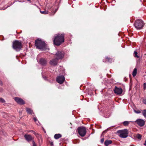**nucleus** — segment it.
I'll use <instances>...</instances> for the list:
<instances>
[{
	"instance_id": "1",
	"label": "nucleus",
	"mask_w": 146,
	"mask_h": 146,
	"mask_svg": "<svg viewBox=\"0 0 146 146\" xmlns=\"http://www.w3.org/2000/svg\"><path fill=\"white\" fill-rule=\"evenodd\" d=\"M64 34H63L56 35L53 41L54 44L57 46L60 45L64 41Z\"/></svg>"
},
{
	"instance_id": "3",
	"label": "nucleus",
	"mask_w": 146,
	"mask_h": 146,
	"mask_svg": "<svg viewBox=\"0 0 146 146\" xmlns=\"http://www.w3.org/2000/svg\"><path fill=\"white\" fill-rule=\"evenodd\" d=\"M12 46L13 48L16 51H20L22 47L21 41L17 40L13 41Z\"/></svg>"
},
{
	"instance_id": "34",
	"label": "nucleus",
	"mask_w": 146,
	"mask_h": 146,
	"mask_svg": "<svg viewBox=\"0 0 146 146\" xmlns=\"http://www.w3.org/2000/svg\"><path fill=\"white\" fill-rule=\"evenodd\" d=\"M34 131H33V130H31V131H30V132H33Z\"/></svg>"
},
{
	"instance_id": "7",
	"label": "nucleus",
	"mask_w": 146,
	"mask_h": 146,
	"mask_svg": "<svg viewBox=\"0 0 146 146\" xmlns=\"http://www.w3.org/2000/svg\"><path fill=\"white\" fill-rule=\"evenodd\" d=\"M65 53L63 51H58L55 54V57L57 60L62 59L64 57Z\"/></svg>"
},
{
	"instance_id": "2",
	"label": "nucleus",
	"mask_w": 146,
	"mask_h": 146,
	"mask_svg": "<svg viewBox=\"0 0 146 146\" xmlns=\"http://www.w3.org/2000/svg\"><path fill=\"white\" fill-rule=\"evenodd\" d=\"M35 45L37 48L45 50L46 44L45 42L39 39H37L35 41Z\"/></svg>"
},
{
	"instance_id": "31",
	"label": "nucleus",
	"mask_w": 146,
	"mask_h": 146,
	"mask_svg": "<svg viewBox=\"0 0 146 146\" xmlns=\"http://www.w3.org/2000/svg\"><path fill=\"white\" fill-rule=\"evenodd\" d=\"M33 119L35 121V122H36L37 121V119L36 117H34L33 118Z\"/></svg>"
},
{
	"instance_id": "10",
	"label": "nucleus",
	"mask_w": 146,
	"mask_h": 146,
	"mask_svg": "<svg viewBox=\"0 0 146 146\" xmlns=\"http://www.w3.org/2000/svg\"><path fill=\"white\" fill-rule=\"evenodd\" d=\"M113 91L115 94L119 95L122 94L123 90L121 88H118L115 86L113 90Z\"/></svg>"
},
{
	"instance_id": "4",
	"label": "nucleus",
	"mask_w": 146,
	"mask_h": 146,
	"mask_svg": "<svg viewBox=\"0 0 146 146\" xmlns=\"http://www.w3.org/2000/svg\"><path fill=\"white\" fill-rule=\"evenodd\" d=\"M144 23L143 21L141 19L136 20L134 24V25L137 29H141L143 27Z\"/></svg>"
},
{
	"instance_id": "13",
	"label": "nucleus",
	"mask_w": 146,
	"mask_h": 146,
	"mask_svg": "<svg viewBox=\"0 0 146 146\" xmlns=\"http://www.w3.org/2000/svg\"><path fill=\"white\" fill-rule=\"evenodd\" d=\"M58 60H57L56 58H55L54 59L50 60V64L52 66L56 65L58 63Z\"/></svg>"
},
{
	"instance_id": "17",
	"label": "nucleus",
	"mask_w": 146,
	"mask_h": 146,
	"mask_svg": "<svg viewBox=\"0 0 146 146\" xmlns=\"http://www.w3.org/2000/svg\"><path fill=\"white\" fill-rule=\"evenodd\" d=\"M26 110L28 113L30 114H32L33 113V111L31 109L27 108H26Z\"/></svg>"
},
{
	"instance_id": "30",
	"label": "nucleus",
	"mask_w": 146,
	"mask_h": 146,
	"mask_svg": "<svg viewBox=\"0 0 146 146\" xmlns=\"http://www.w3.org/2000/svg\"><path fill=\"white\" fill-rule=\"evenodd\" d=\"M104 141V138H102L101 140V143H103Z\"/></svg>"
},
{
	"instance_id": "23",
	"label": "nucleus",
	"mask_w": 146,
	"mask_h": 146,
	"mask_svg": "<svg viewBox=\"0 0 146 146\" xmlns=\"http://www.w3.org/2000/svg\"><path fill=\"white\" fill-rule=\"evenodd\" d=\"M40 13L43 14H46L48 13V12L47 11H40Z\"/></svg>"
},
{
	"instance_id": "24",
	"label": "nucleus",
	"mask_w": 146,
	"mask_h": 146,
	"mask_svg": "<svg viewBox=\"0 0 146 146\" xmlns=\"http://www.w3.org/2000/svg\"><path fill=\"white\" fill-rule=\"evenodd\" d=\"M141 110H134V111L136 113H140L141 112Z\"/></svg>"
},
{
	"instance_id": "28",
	"label": "nucleus",
	"mask_w": 146,
	"mask_h": 146,
	"mask_svg": "<svg viewBox=\"0 0 146 146\" xmlns=\"http://www.w3.org/2000/svg\"><path fill=\"white\" fill-rule=\"evenodd\" d=\"M33 146H36V144L35 143L34 141H32Z\"/></svg>"
},
{
	"instance_id": "36",
	"label": "nucleus",
	"mask_w": 146,
	"mask_h": 146,
	"mask_svg": "<svg viewBox=\"0 0 146 146\" xmlns=\"http://www.w3.org/2000/svg\"><path fill=\"white\" fill-rule=\"evenodd\" d=\"M0 82L1 83V84H2V83H1V82Z\"/></svg>"
},
{
	"instance_id": "25",
	"label": "nucleus",
	"mask_w": 146,
	"mask_h": 146,
	"mask_svg": "<svg viewBox=\"0 0 146 146\" xmlns=\"http://www.w3.org/2000/svg\"><path fill=\"white\" fill-rule=\"evenodd\" d=\"M137 137L138 139H141V135L139 134H138L137 135Z\"/></svg>"
},
{
	"instance_id": "27",
	"label": "nucleus",
	"mask_w": 146,
	"mask_h": 146,
	"mask_svg": "<svg viewBox=\"0 0 146 146\" xmlns=\"http://www.w3.org/2000/svg\"><path fill=\"white\" fill-rule=\"evenodd\" d=\"M143 89L144 90L146 89V83H144L143 84Z\"/></svg>"
},
{
	"instance_id": "18",
	"label": "nucleus",
	"mask_w": 146,
	"mask_h": 146,
	"mask_svg": "<svg viewBox=\"0 0 146 146\" xmlns=\"http://www.w3.org/2000/svg\"><path fill=\"white\" fill-rule=\"evenodd\" d=\"M137 69L136 68H135L133 72L132 75L133 77L136 76L137 74Z\"/></svg>"
},
{
	"instance_id": "9",
	"label": "nucleus",
	"mask_w": 146,
	"mask_h": 146,
	"mask_svg": "<svg viewBox=\"0 0 146 146\" xmlns=\"http://www.w3.org/2000/svg\"><path fill=\"white\" fill-rule=\"evenodd\" d=\"M140 127H142L145 124V121L142 119H137L135 121Z\"/></svg>"
},
{
	"instance_id": "19",
	"label": "nucleus",
	"mask_w": 146,
	"mask_h": 146,
	"mask_svg": "<svg viewBox=\"0 0 146 146\" xmlns=\"http://www.w3.org/2000/svg\"><path fill=\"white\" fill-rule=\"evenodd\" d=\"M130 121H125L123 122V124L124 126H127L130 123Z\"/></svg>"
},
{
	"instance_id": "33",
	"label": "nucleus",
	"mask_w": 146,
	"mask_h": 146,
	"mask_svg": "<svg viewBox=\"0 0 146 146\" xmlns=\"http://www.w3.org/2000/svg\"><path fill=\"white\" fill-rule=\"evenodd\" d=\"M144 145L145 146H146V139H145V143L144 144Z\"/></svg>"
},
{
	"instance_id": "20",
	"label": "nucleus",
	"mask_w": 146,
	"mask_h": 146,
	"mask_svg": "<svg viewBox=\"0 0 146 146\" xmlns=\"http://www.w3.org/2000/svg\"><path fill=\"white\" fill-rule=\"evenodd\" d=\"M143 115L144 117L146 118V110H143L142 112Z\"/></svg>"
},
{
	"instance_id": "35",
	"label": "nucleus",
	"mask_w": 146,
	"mask_h": 146,
	"mask_svg": "<svg viewBox=\"0 0 146 146\" xmlns=\"http://www.w3.org/2000/svg\"><path fill=\"white\" fill-rule=\"evenodd\" d=\"M51 145H53V143H52H52H51Z\"/></svg>"
},
{
	"instance_id": "16",
	"label": "nucleus",
	"mask_w": 146,
	"mask_h": 146,
	"mask_svg": "<svg viewBox=\"0 0 146 146\" xmlns=\"http://www.w3.org/2000/svg\"><path fill=\"white\" fill-rule=\"evenodd\" d=\"M61 135L60 134H55L54 135V138L56 139H58L61 137Z\"/></svg>"
},
{
	"instance_id": "26",
	"label": "nucleus",
	"mask_w": 146,
	"mask_h": 146,
	"mask_svg": "<svg viewBox=\"0 0 146 146\" xmlns=\"http://www.w3.org/2000/svg\"><path fill=\"white\" fill-rule=\"evenodd\" d=\"M0 102L2 103H5V101L3 98H0Z\"/></svg>"
},
{
	"instance_id": "32",
	"label": "nucleus",
	"mask_w": 146,
	"mask_h": 146,
	"mask_svg": "<svg viewBox=\"0 0 146 146\" xmlns=\"http://www.w3.org/2000/svg\"><path fill=\"white\" fill-rule=\"evenodd\" d=\"M33 133V134L35 135H36V133L35 132V131H34Z\"/></svg>"
},
{
	"instance_id": "21",
	"label": "nucleus",
	"mask_w": 146,
	"mask_h": 146,
	"mask_svg": "<svg viewBox=\"0 0 146 146\" xmlns=\"http://www.w3.org/2000/svg\"><path fill=\"white\" fill-rule=\"evenodd\" d=\"M137 52L136 51H134V57L139 58V56L137 55Z\"/></svg>"
},
{
	"instance_id": "6",
	"label": "nucleus",
	"mask_w": 146,
	"mask_h": 146,
	"mask_svg": "<svg viewBox=\"0 0 146 146\" xmlns=\"http://www.w3.org/2000/svg\"><path fill=\"white\" fill-rule=\"evenodd\" d=\"M77 131L78 134L82 137L85 136L86 133V127L81 126L78 127Z\"/></svg>"
},
{
	"instance_id": "12",
	"label": "nucleus",
	"mask_w": 146,
	"mask_h": 146,
	"mask_svg": "<svg viewBox=\"0 0 146 146\" xmlns=\"http://www.w3.org/2000/svg\"><path fill=\"white\" fill-rule=\"evenodd\" d=\"M24 137L26 140L28 141L29 142L32 140L33 138L30 135L25 134L24 135Z\"/></svg>"
},
{
	"instance_id": "15",
	"label": "nucleus",
	"mask_w": 146,
	"mask_h": 146,
	"mask_svg": "<svg viewBox=\"0 0 146 146\" xmlns=\"http://www.w3.org/2000/svg\"><path fill=\"white\" fill-rule=\"evenodd\" d=\"M112 141L110 140H106L104 142V144L106 146H108L110 144L112 143Z\"/></svg>"
},
{
	"instance_id": "5",
	"label": "nucleus",
	"mask_w": 146,
	"mask_h": 146,
	"mask_svg": "<svg viewBox=\"0 0 146 146\" xmlns=\"http://www.w3.org/2000/svg\"><path fill=\"white\" fill-rule=\"evenodd\" d=\"M117 133L119 134V136L120 137L125 138L128 136V131L127 129H125L118 130Z\"/></svg>"
},
{
	"instance_id": "37",
	"label": "nucleus",
	"mask_w": 146,
	"mask_h": 146,
	"mask_svg": "<svg viewBox=\"0 0 146 146\" xmlns=\"http://www.w3.org/2000/svg\"><path fill=\"white\" fill-rule=\"evenodd\" d=\"M37 125H39V124H38V123H37Z\"/></svg>"
},
{
	"instance_id": "11",
	"label": "nucleus",
	"mask_w": 146,
	"mask_h": 146,
	"mask_svg": "<svg viewBox=\"0 0 146 146\" xmlns=\"http://www.w3.org/2000/svg\"><path fill=\"white\" fill-rule=\"evenodd\" d=\"M15 100L18 104L21 105L25 104L24 101L21 98L18 97H15L14 98Z\"/></svg>"
},
{
	"instance_id": "14",
	"label": "nucleus",
	"mask_w": 146,
	"mask_h": 146,
	"mask_svg": "<svg viewBox=\"0 0 146 146\" xmlns=\"http://www.w3.org/2000/svg\"><path fill=\"white\" fill-rule=\"evenodd\" d=\"M39 62L40 64L42 65H45L46 64V61L44 59L41 58L40 59Z\"/></svg>"
},
{
	"instance_id": "22",
	"label": "nucleus",
	"mask_w": 146,
	"mask_h": 146,
	"mask_svg": "<svg viewBox=\"0 0 146 146\" xmlns=\"http://www.w3.org/2000/svg\"><path fill=\"white\" fill-rule=\"evenodd\" d=\"M106 62H111L112 61V59L111 58H109L108 57H107L106 58Z\"/></svg>"
},
{
	"instance_id": "29",
	"label": "nucleus",
	"mask_w": 146,
	"mask_h": 146,
	"mask_svg": "<svg viewBox=\"0 0 146 146\" xmlns=\"http://www.w3.org/2000/svg\"><path fill=\"white\" fill-rule=\"evenodd\" d=\"M143 103L145 104H146V99H143L142 101Z\"/></svg>"
},
{
	"instance_id": "8",
	"label": "nucleus",
	"mask_w": 146,
	"mask_h": 146,
	"mask_svg": "<svg viewBox=\"0 0 146 146\" xmlns=\"http://www.w3.org/2000/svg\"><path fill=\"white\" fill-rule=\"evenodd\" d=\"M65 80V77L63 75L59 76L56 78V81L58 83L60 84H62Z\"/></svg>"
}]
</instances>
